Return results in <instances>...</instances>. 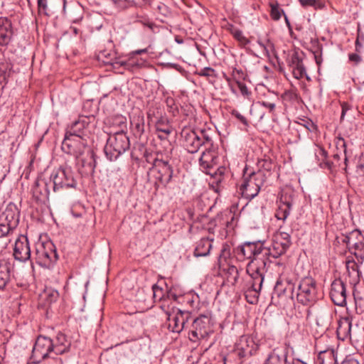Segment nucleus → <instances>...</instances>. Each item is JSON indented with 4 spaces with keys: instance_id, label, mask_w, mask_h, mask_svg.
Returning <instances> with one entry per match:
<instances>
[{
    "instance_id": "obj_50",
    "label": "nucleus",
    "mask_w": 364,
    "mask_h": 364,
    "mask_svg": "<svg viewBox=\"0 0 364 364\" xmlns=\"http://www.w3.org/2000/svg\"><path fill=\"white\" fill-rule=\"evenodd\" d=\"M233 36L235 38L242 43L247 44L249 43L248 40L243 36V33L240 30H235L233 32Z\"/></svg>"
},
{
    "instance_id": "obj_55",
    "label": "nucleus",
    "mask_w": 364,
    "mask_h": 364,
    "mask_svg": "<svg viewBox=\"0 0 364 364\" xmlns=\"http://www.w3.org/2000/svg\"><path fill=\"white\" fill-rule=\"evenodd\" d=\"M303 122H304V124H303L304 127L308 131L313 132L316 129V126L314 124V123L311 120L306 119V120H303Z\"/></svg>"
},
{
    "instance_id": "obj_31",
    "label": "nucleus",
    "mask_w": 364,
    "mask_h": 364,
    "mask_svg": "<svg viewBox=\"0 0 364 364\" xmlns=\"http://www.w3.org/2000/svg\"><path fill=\"white\" fill-rule=\"evenodd\" d=\"M336 146L339 151L333 154V159L336 163V166H340L339 161L342 154L344 155V162L346 163L348 160L346 157V143L343 137H338L336 139Z\"/></svg>"
},
{
    "instance_id": "obj_13",
    "label": "nucleus",
    "mask_w": 364,
    "mask_h": 364,
    "mask_svg": "<svg viewBox=\"0 0 364 364\" xmlns=\"http://www.w3.org/2000/svg\"><path fill=\"white\" fill-rule=\"evenodd\" d=\"M190 318L189 311L177 309L172 315H168V328L173 333H180L185 328Z\"/></svg>"
},
{
    "instance_id": "obj_7",
    "label": "nucleus",
    "mask_w": 364,
    "mask_h": 364,
    "mask_svg": "<svg viewBox=\"0 0 364 364\" xmlns=\"http://www.w3.org/2000/svg\"><path fill=\"white\" fill-rule=\"evenodd\" d=\"M58 259L55 245L47 242L36 249V262L42 267L50 269Z\"/></svg>"
},
{
    "instance_id": "obj_28",
    "label": "nucleus",
    "mask_w": 364,
    "mask_h": 364,
    "mask_svg": "<svg viewBox=\"0 0 364 364\" xmlns=\"http://www.w3.org/2000/svg\"><path fill=\"white\" fill-rule=\"evenodd\" d=\"M132 131L136 137L141 138L145 130L144 117L141 114H134L130 119Z\"/></svg>"
},
{
    "instance_id": "obj_12",
    "label": "nucleus",
    "mask_w": 364,
    "mask_h": 364,
    "mask_svg": "<svg viewBox=\"0 0 364 364\" xmlns=\"http://www.w3.org/2000/svg\"><path fill=\"white\" fill-rule=\"evenodd\" d=\"M181 141L182 146L191 154L197 153L203 141L198 132L190 129H183L181 132Z\"/></svg>"
},
{
    "instance_id": "obj_44",
    "label": "nucleus",
    "mask_w": 364,
    "mask_h": 364,
    "mask_svg": "<svg viewBox=\"0 0 364 364\" xmlns=\"http://www.w3.org/2000/svg\"><path fill=\"white\" fill-rule=\"evenodd\" d=\"M235 83L237 84L241 94L245 97H249L251 95V92L249 90L245 84L242 82L240 79H235Z\"/></svg>"
},
{
    "instance_id": "obj_39",
    "label": "nucleus",
    "mask_w": 364,
    "mask_h": 364,
    "mask_svg": "<svg viewBox=\"0 0 364 364\" xmlns=\"http://www.w3.org/2000/svg\"><path fill=\"white\" fill-rule=\"evenodd\" d=\"M302 7L306 9L309 6L314 7V9H322L324 4L319 0H298Z\"/></svg>"
},
{
    "instance_id": "obj_21",
    "label": "nucleus",
    "mask_w": 364,
    "mask_h": 364,
    "mask_svg": "<svg viewBox=\"0 0 364 364\" xmlns=\"http://www.w3.org/2000/svg\"><path fill=\"white\" fill-rule=\"evenodd\" d=\"M350 252L356 257L357 262L353 260L347 261L346 268L348 269H351L353 272H357L358 276H359L358 263L362 264L364 260V238L363 241H358V243H355V245L351 247Z\"/></svg>"
},
{
    "instance_id": "obj_9",
    "label": "nucleus",
    "mask_w": 364,
    "mask_h": 364,
    "mask_svg": "<svg viewBox=\"0 0 364 364\" xmlns=\"http://www.w3.org/2000/svg\"><path fill=\"white\" fill-rule=\"evenodd\" d=\"M151 164L149 169L156 172V179L164 186L168 185L171 181L173 174V167L168 161L155 158Z\"/></svg>"
},
{
    "instance_id": "obj_30",
    "label": "nucleus",
    "mask_w": 364,
    "mask_h": 364,
    "mask_svg": "<svg viewBox=\"0 0 364 364\" xmlns=\"http://www.w3.org/2000/svg\"><path fill=\"white\" fill-rule=\"evenodd\" d=\"M33 196L38 200L48 199L50 194L48 184L44 181L36 182V186L33 188Z\"/></svg>"
},
{
    "instance_id": "obj_58",
    "label": "nucleus",
    "mask_w": 364,
    "mask_h": 364,
    "mask_svg": "<svg viewBox=\"0 0 364 364\" xmlns=\"http://www.w3.org/2000/svg\"><path fill=\"white\" fill-rule=\"evenodd\" d=\"M232 76L233 80L235 82V79L242 78L244 79V74L242 70L234 68L232 72Z\"/></svg>"
},
{
    "instance_id": "obj_43",
    "label": "nucleus",
    "mask_w": 364,
    "mask_h": 364,
    "mask_svg": "<svg viewBox=\"0 0 364 364\" xmlns=\"http://www.w3.org/2000/svg\"><path fill=\"white\" fill-rule=\"evenodd\" d=\"M364 41V33L360 32V28L358 29V36L355 41V50L360 53L363 49L362 42Z\"/></svg>"
},
{
    "instance_id": "obj_36",
    "label": "nucleus",
    "mask_w": 364,
    "mask_h": 364,
    "mask_svg": "<svg viewBox=\"0 0 364 364\" xmlns=\"http://www.w3.org/2000/svg\"><path fill=\"white\" fill-rule=\"evenodd\" d=\"M277 349H274L264 360V364H285Z\"/></svg>"
},
{
    "instance_id": "obj_61",
    "label": "nucleus",
    "mask_w": 364,
    "mask_h": 364,
    "mask_svg": "<svg viewBox=\"0 0 364 364\" xmlns=\"http://www.w3.org/2000/svg\"><path fill=\"white\" fill-rule=\"evenodd\" d=\"M342 242L346 244L349 250L351 251V239L350 232L343 235Z\"/></svg>"
},
{
    "instance_id": "obj_14",
    "label": "nucleus",
    "mask_w": 364,
    "mask_h": 364,
    "mask_svg": "<svg viewBox=\"0 0 364 364\" xmlns=\"http://www.w3.org/2000/svg\"><path fill=\"white\" fill-rule=\"evenodd\" d=\"M330 296L334 304L343 306L346 304V287L341 279H335L330 291Z\"/></svg>"
},
{
    "instance_id": "obj_57",
    "label": "nucleus",
    "mask_w": 364,
    "mask_h": 364,
    "mask_svg": "<svg viewBox=\"0 0 364 364\" xmlns=\"http://www.w3.org/2000/svg\"><path fill=\"white\" fill-rule=\"evenodd\" d=\"M229 215L230 217V220L226 221L227 232L230 231L231 230H233L234 227L236 225V222H235L234 215H232L231 213H230Z\"/></svg>"
},
{
    "instance_id": "obj_51",
    "label": "nucleus",
    "mask_w": 364,
    "mask_h": 364,
    "mask_svg": "<svg viewBox=\"0 0 364 364\" xmlns=\"http://www.w3.org/2000/svg\"><path fill=\"white\" fill-rule=\"evenodd\" d=\"M272 248L276 250L277 252H279V254L282 255L284 254L287 250L289 249L287 247H283V245H280V242H278L275 240H274Z\"/></svg>"
},
{
    "instance_id": "obj_56",
    "label": "nucleus",
    "mask_w": 364,
    "mask_h": 364,
    "mask_svg": "<svg viewBox=\"0 0 364 364\" xmlns=\"http://www.w3.org/2000/svg\"><path fill=\"white\" fill-rule=\"evenodd\" d=\"M349 60L353 62L354 65H357L362 61V58L357 53H350L348 55Z\"/></svg>"
},
{
    "instance_id": "obj_46",
    "label": "nucleus",
    "mask_w": 364,
    "mask_h": 364,
    "mask_svg": "<svg viewBox=\"0 0 364 364\" xmlns=\"http://www.w3.org/2000/svg\"><path fill=\"white\" fill-rule=\"evenodd\" d=\"M14 228L12 227H10L9 224L0 221V237H4L7 235L11 230H13Z\"/></svg>"
},
{
    "instance_id": "obj_25",
    "label": "nucleus",
    "mask_w": 364,
    "mask_h": 364,
    "mask_svg": "<svg viewBox=\"0 0 364 364\" xmlns=\"http://www.w3.org/2000/svg\"><path fill=\"white\" fill-rule=\"evenodd\" d=\"M218 156L216 153L211 147H208L203 151L200 159L199 164L205 169H211L216 164Z\"/></svg>"
},
{
    "instance_id": "obj_3",
    "label": "nucleus",
    "mask_w": 364,
    "mask_h": 364,
    "mask_svg": "<svg viewBox=\"0 0 364 364\" xmlns=\"http://www.w3.org/2000/svg\"><path fill=\"white\" fill-rule=\"evenodd\" d=\"M129 146V137L125 132L121 130L109 135L104 151L107 159L114 161L128 150Z\"/></svg>"
},
{
    "instance_id": "obj_34",
    "label": "nucleus",
    "mask_w": 364,
    "mask_h": 364,
    "mask_svg": "<svg viewBox=\"0 0 364 364\" xmlns=\"http://www.w3.org/2000/svg\"><path fill=\"white\" fill-rule=\"evenodd\" d=\"M58 297V291L52 288H46L41 294L42 299H43L47 304H51L55 302Z\"/></svg>"
},
{
    "instance_id": "obj_15",
    "label": "nucleus",
    "mask_w": 364,
    "mask_h": 364,
    "mask_svg": "<svg viewBox=\"0 0 364 364\" xmlns=\"http://www.w3.org/2000/svg\"><path fill=\"white\" fill-rule=\"evenodd\" d=\"M294 203L295 200L291 194H288L287 193H282L280 197L278 208L275 213V217L278 220L285 221L289 215Z\"/></svg>"
},
{
    "instance_id": "obj_26",
    "label": "nucleus",
    "mask_w": 364,
    "mask_h": 364,
    "mask_svg": "<svg viewBox=\"0 0 364 364\" xmlns=\"http://www.w3.org/2000/svg\"><path fill=\"white\" fill-rule=\"evenodd\" d=\"M52 340L53 342V353L55 355H61L69 351L70 342L67 339L65 334L58 333L55 338Z\"/></svg>"
},
{
    "instance_id": "obj_19",
    "label": "nucleus",
    "mask_w": 364,
    "mask_h": 364,
    "mask_svg": "<svg viewBox=\"0 0 364 364\" xmlns=\"http://www.w3.org/2000/svg\"><path fill=\"white\" fill-rule=\"evenodd\" d=\"M14 257L20 262H26L31 257V249L28 238L23 237L16 241L14 248Z\"/></svg>"
},
{
    "instance_id": "obj_4",
    "label": "nucleus",
    "mask_w": 364,
    "mask_h": 364,
    "mask_svg": "<svg viewBox=\"0 0 364 364\" xmlns=\"http://www.w3.org/2000/svg\"><path fill=\"white\" fill-rule=\"evenodd\" d=\"M245 173L239 188V193L249 200L256 197L264 181L267 176L260 171H252L246 175Z\"/></svg>"
},
{
    "instance_id": "obj_42",
    "label": "nucleus",
    "mask_w": 364,
    "mask_h": 364,
    "mask_svg": "<svg viewBox=\"0 0 364 364\" xmlns=\"http://www.w3.org/2000/svg\"><path fill=\"white\" fill-rule=\"evenodd\" d=\"M199 135L200 136V140L203 141V145L208 146V147L213 146V140L210 136H209L206 132L203 130L200 131V132H198Z\"/></svg>"
},
{
    "instance_id": "obj_45",
    "label": "nucleus",
    "mask_w": 364,
    "mask_h": 364,
    "mask_svg": "<svg viewBox=\"0 0 364 364\" xmlns=\"http://www.w3.org/2000/svg\"><path fill=\"white\" fill-rule=\"evenodd\" d=\"M249 283L250 284V287L248 288V289L247 290L246 293H245V296L247 298V301L250 303V304H255L257 301V299L259 298V292L261 291V289L258 291V295L255 298V301L254 302H250L251 301H253L254 300V296H255V293L252 291V292H250V290L252 289V278H250V280L249 281Z\"/></svg>"
},
{
    "instance_id": "obj_47",
    "label": "nucleus",
    "mask_w": 364,
    "mask_h": 364,
    "mask_svg": "<svg viewBox=\"0 0 364 364\" xmlns=\"http://www.w3.org/2000/svg\"><path fill=\"white\" fill-rule=\"evenodd\" d=\"M230 255V246L228 244H223L222 249L220 250V253L219 255V259H226Z\"/></svg>"
},
{
    "instance_id": "obj_54",
    "label": "nucleus",
    "mask_w": 364,
    "mask_h": 364,
    "mask_svg": "<svg viewBox=\"0 0 364 364\" xmlns=\"http://www.w3.org/2000/svg\"><path fill=\"white\" fill-rule=\"evenodd\" d=\"M166 105L168 107V112H172L174 114L177 108L175 105V101L172 97H168L166 99Z\"/></svg>"
},
{
    "instance_id": "obj_5",
    "label": "nucleus",
    "mask_w": 364,
    "mask_h": 364,
    "mask_svg": "<svg viewBox=\"0 0 364 364\" xmlns=\"http://www.w3.org/2000/svg\"><path fill=\"white\" fill-rule=\"evenodd\" d=\"M258 350L259 344L252 337L242 336L235 343L229 357L235 359L236 363L241 364L246 359L255 355Z\"/></svg>"
},
{
    "instance_id": "obj_60",
    "label": "nucleus",
    "mask_w": 364,
    "mask_h": 364,
    "mask_svg": "<svg viewBox=\"0 0 364 364\" xmlns=\"http://www.w3.org/2000/svg\"><path fill=\"white\" fill-rule=\"evenodd\" d=\"M232 115L239 119L242 124H247V122L246 118L242 115L237 110L233 109L231 112Z\"/></svg>"
},
{
    "instance_id": "obj_6",
    "label": "nucleus",
    "mask_w": 364,
    "mask_h": 364,
    "mask_svg": "<svg viewBox=\"0 0 364 364\" xmlns=\"http://www.w3.org/2000/svg\"><path fill=\"white\" fill-rule=\"evenodd\" d=\"M54 192L60 190L75 188L77 183L70 167L61 166L53 172L50 177Z\"/></svg>"
},
{
    "instance_id": "obj_40",
    "label": "nucleus",
    "mask_w": 364,
    "mask_h": 364,
    "mask_svg": "<svg viewBox=\"0 0 364 364\" xmlns=\"http://www.w3.org/2000/svg\"><path fill=\"white\" fill-rule=\"evenodd\" d=\"M350 233L351 239V247L355 245V243H358V241H363L364 236L362 235L359 230H353V231L350 232Z\"/></svg>"
},
{
    "instance_id": "obj_2",
    "label": "nucleus",
    "mask_w": 364,
    "mask_h": 364,
    "mask_svg": "<svg viewBox=\"0 0 364 364\" xmlns=\"http://www.w3.org/2000/svg\"><path fill=\"white\" fill-rule=\"evenodd\" d=\"M321 297L322 293L320 287L314 278L305 277L300 280L296 294L299 303L311 307Z\"/></svg>"
},
{
    "instance_id": "obj_53",
    "label": "nucleus",
    "mask_w": 364,
    "mask_h": 364,
    "mask_svg": "<svg viewBox=\"0 0 364 364\" xmlns=\"http://www.w3.org/2000/svg\"><path fill=\"white\" fill-rule=\"evenodd\" d=\"M152 290L154 292V298L158 299L159 300H161L162 299V288L159 287L156 284H154L152 287Z\"/></svg>"
},
{
    "instance_id": "obj_17",
    "label": "nucleus",
    "mask_w": 364,
    "mask_h": 364,
    "mask_svg": "<svg viewBox=\"0 0 364 364\" xmlns=\"http://www.w3.org/2000/svg\"><path fill=\"white\" fill-rule=\"evenodd\" d=\"M302 55H304L303 52L299 54V52L295 51L291 57L289 65L293 69V75L295 78L299 80L306 77L307 80L310 81L311 77L306 73Z\"/></svg>"
},
{
    "instance_id": "obj_32",
    "label": "nucleus",
    "mask_w": 364,
    "mask_h": 364,
    "mask_svg": "<svg viewBox=\"0 0 364 364\" xmlns=\"http://www.w3.org/2000/svg\"><path fill=\"white\" fill-rule=\"evenodd\" d=\"M266 250H267L268 252H267L266 257H264V259H262V260L263 262L262 263L264 264V270L262 271L263 279H264V274L267 272L269 265L273 262L271 260V257L276 259V258L279 257V256H281L279 252H277L273 248H269V247H266Z\"/></svg>"
},
{
    "instance_id": "obj_18",
    "label": "nucleus",
    "mask_w": 364,
    "mask_h": 364,
    "mask_svg": "<svg viewBox=\"0 0 364 364\" xmlns=\"http://www.w3.org/2000/svg\"><path fill=\"white\" fill-rule=\"evenodd\" d=\"M14 269L12 258H4L0 260V289H4L11 280Z\"/></svg>"
},
{
    "instance_id": "obj_59",
    "label": "nucleus",
    "mask_w": 364,
    "mask_h": 364,
    "mask_svg": "<svg viewBox=\"0 0 364 364\" xmlns=\"http://www.w3.org/2000/svg\"><path fill=\"white\" fill-rule=\"evenodd\" d=\"M258 104H259L261 106L264 107L269 109L270 112H273L276 107V105L274 103L267 101L258 102Z\"/></svg>"
},
{
    "instance_id": "obj_20",
    "label": "nucleus",
    "mask_w": 364,
    "mask_h": 364,
    "mask_svg": "<svg viewBox=\"0 0 364 364\" xmlns=\"http://www.w3.org/2000/svg\"><path fill=\"white\" fill-rule=\"evenodd\" d=\"M88 125L89 123L87 119L75 121L67 129L65 135L78 137L82 139H87Z\"/></svg>"
},
{
    "instance_id": "obj_49",
    "label": "nucleus",
    "mask_w": 364,
    "mask_h": 364,
    "mask_svg": "<svg viewBox=\"0 0 364 364\" xmlns=\"http://www.w3.org/2000/svg\"><path fill=\"white\" fill-rule=\"evenodd\" d=\"M225 168L224 167H219L216 171L214 172L215 180L217 184L220 183L223 181V174Z\"/></svg>"
},
{
    "instance_id": "obj_48",
    "label": "nucleus",
    "mask_w": 364,
    "mask_h": 364,
    "mask_svg": "<svg viewBox=\"0 0 364 364\" xmlns=\"http://www.w3.org/2000/svg\"><path fill=\"white\" fill-rule=\"evenodd\" d=\"M354 296V301H355V309L356 311L360 312L363 311L364 310V299L362 297L356 296L355 294Z\"/></svg>"
},
{
    "instance_id": "obj_38",
    "label": "nucleus",
    "mask_w": 364,
    "mask_h": 364,
    "mask_svg": "<svg viewBox=\"0 0 364 364\" xmlns=\"http://www.w3.org/2000/svg\"><path fill=\"white\" fill-rule=\"evenodd\" d=\"M269 6L271 8L270 16L274 21H279L282 14L285 15L284 10L279 8L277 2L270 3Z\"/></svg>"
},
{
    "instance_id": "obj_64",
    "label": "nucleus",
    "mask_w": 364,
    "mask_h": 364,
    "mask_svg": "<svg viewBox=\"0 0 364 364\" xmlns=\"http://www.w3.org/2000/svg\"><path fill=\"white\" fill-rule=\"evenodd\" d=\"M341 364H360V363L353 358H349L345 359Z\"/></svg>"
},
{
    "instance_id": "obj_8",
    "label": "nucleus",
    "mask_w": 364,
    "mask_h": 364,
    "mask_svg": "<svg viewBox=\"0 0 364 364\" xmlns=\"http://www.w3.org/2000/svg\"><path fill=\"white\" fill-rule=\"evenodd\" d=\"M53 352V340L47 336H39L33 348L32 358L35 363H39L42 360L50 357Z\"/></svg>"
},
{
    "instance_id": "obj_10",
    "label": "nucleus",
    "mask_w": 364,
    "mask_h": 364,
    "mask_svg": "<svg viewBox=\"0 0 364 364\" xmlns=\"http://www.w3.org/2000/svg\"><path fill=\"white\" fill-rule=\"evenodd\" d=\"M87 139H81L65 135L62 143V150L68 154L74 156L76 159L81 156L85 151Z\"/></svg>"
},
{
    "instance_id": "obj_63",
    "label": "nucleus",
    "mask_w": 364,
    "mask_h": 364,
    "mask_svg": "<svg viewBox=\"0 0 364 364\" xmlns=\"http://www.w3.org/2000/svg\"><path fill=\"white\" fill-rule=\"evenodd\" d=\"M274 50V44L269 40H267L265 44V50L264 52L267 55H269V52H273Z\"/></svg>"
},
{
    "instance_id": "obj_11",
    "label": "nucleus",
    "mask_w": 364,
    "mask_h": 364,
    "mask_svg": "<svg viewBox=\"0 0 364 364\" xmlns=\"http://www.w3.org/2000/svg\"><path fill=\"white\" fill-rule=\"evenodd\" d=\"M210 318L206 315H200L195 318L192 323L189 332V339L192 342H197L208 335L210 328Z\"/></svg>"
},
{
    "instance_id": "obj_23",
    "label": "nucleus",
    "mask_w": 364,
    "mask_h": 364,
    "mask_svg": "<svg viewBox=\"0 0 364 364\" xmlns=\"http://www.w3.org/2000/svg\"><path fill=\"white\" fill-rule=\"evenodd\" d=\"M294 289V285L291 280L279 277L275 284L274 294H277L279 297L284 295L291 296Z\"/></svg>"
},
{
    "instance_id": "obj_62",
    "label": "nucleus",
    "mask_w": 364,
    "mask_h": 364,
    "mask_svg": "<svg viewBox=\"0 0 364 364\" xmlns=\"http://www.w3.org/2000/svg\"><path fill=\"white\" fill-rule=\"evenodd\" d=\"M213 71H214V70L213 68H211L210 67H205L200 70V72L199 73V75L200 76L208 77V76L211 75L210 73L213 72Z\"/></svg>"
},
{
    "instance_id": "obj_33",
    "label": "nucleus",
    "mask_w": 364,
    "mask_h": 364,
    "mask_svg": "<svg viewBox=\"0 0 364 364\" xmlns=\"http://www.w3.org/2000/svg\"><path fill=\"white\" fill-rule=\"evenodd\" d=\"M257 166L258 168L257 171H260L267 176V173H268V175L270 174L274 165L272 161L268 158L259 159L257 163Z\"/></svg>"
},
{
    "instance_id": "obj_37",
    "label": "nucleus",
    "mask_w": 364,
    "mask_h": 364,
    "mask_svg": "<svg viewBox=\"0 0 364 364\" xmlns=\"http://www.w3.org/2000/svg\"><path fill=\"white\" fill-rule=\"evenodd\" d=\"M274 240L280 242V245L289 248L291 244V236L285 232H279L274 236Z\"/></svg>"
},
{
    "instance_id": "obj_24",
    "label": "nucleus",
    "mask_w": 364,
    "mask_h": 364,
    "mask_svg": "<svg viewBox=\"0 0 364 364\" xmlns=\"http://www.w3.org/2000/svg\"><path fill=\"white\" fill-rule=\"evenodd\" d=\"M353 319L350 317H341L338 321L337 335L338 337L344 341L350 338L353 327Z\"/></svg>"
},
{
    "instance_id": "obj_29",
    "label": "nucleus",
    "mask_w": 364,
    "mask_h": 364,
    "mask_svg": "<svg viewBox=\"0 0 364 364\" xmlns=\"http://www.w3.org/2000/svg\"><path fill=\"white\" fill-rule=\"evenodd\" d=\"M336 358L335 351L333 349H328L321 351L316 359V364H336Z\"/></svg>"
},
{
    "instance_id": "obj_1",
    "label": "nucleus",
    "mask_w": 364,
    "mask_h": 364,
    "mask_svg": "<svg viewBox=\"0 0 364 364\" xmlns=\"http://www.w3.org/2000/svg\"><path fill=\"white\" fill-rule=\"evenodd\" d=\"M267 250L264 244L260 241L246 242L244 244L237 246L235 249V255L239 260L249 259L247 264L246 271L250 278H252V289L250 292L255 293L254 300L258 295V291L262 289L263 284L262 271L264 264L262 261L267 254Z\"/></svg>"
},
{
    "instance_id": "obj_22",
    "label": "nucleus",
    "mask_w": 364,
    "mask_h": 364,
    "mask_svg": "<svg viewBox=\"0 0 364 364\" xmlns=\"http://www.w3.org/2000/svg\"><path fill=\"white\" fill-rule=\"evenodd\" d=\"M0 221L16 228L19 223V211L17 206L10 203L0 216Z\"/></svg>"
},
{
    "instance_id": "obj_27",
    "label": "nucleus",
    "mask_w": 364,
    "mask_h": 364,
    "mask_svg": "<svg viewBox=\"0 0 364 364\" xmlns=\"http://www.w3.org/2000/svg\"><path fill=\"white\" fill-rule=\"evenodd\" d=\"M213 240H210L208 237L201 238L196 242L193 255L196 257H206L209 255L210 250L213 247Z\"/></svg>"
},
{
    "instance_id": "obj_16",
    "label": "nucleus",
    "mask_w": 364,
    "mask_h": 364,
    "mask_svg": "<svg viewBox=\"0 0 364 364\" xmlns=\"http://www.w3.org/2000/svg\"><path fill=\"white\" fill-rule=\"evenodd\" d=\"M11 21L6 17L0 18V48H6L14 38Z\"/></svg>"
},
{
    "instance_id": "obj_41",
    "label": "nucleus",
    "mask_w": 364,
    "mask_h": 364,
    "mask_svg": "<svg viewBox=\"0 0 364 364\" xmlns=\"http://www.w3.org/2000/svg\"><path fill=\"white\" fill-rule=\"evenodd\" d=\"M38 11L40 14L48 16V1L47 0H37Z\"/></svg>"
},
{
    "instance_id": "obj_35",
    "label": "nucleus",
    "mask_w": 364,
    "mask_h": 364,
    "mask_svg": "<svg viewBox=\"0 0 364 364\" xmlns=\"http://www.w3.org/2000/svg\"><path fill=\"white\" fill-rule=\"evenodd\" d=\"M156 132H162L165 134H171L173 128L166 118L161 117L156 123Z\"/></svg>"
},
{
    "instance_id": "obj_52",
    "label": "nucleus",
    "mask_w": 364,
    "mask_h": 364,
    "mask_svg": "<svg viewBox=\"0 0 364 364\" xmlns=\"http://www.w3.org/2000/svg\"><path fill=\"white\" fill-rule=\"evenodd\" d=\"M272 248L276 250L277 252H279V254L282 255L284 254L287 250L289 249L287 247H283V245H280V242H278L275 240H274Z\"/></svg>"
}]
</instances>
